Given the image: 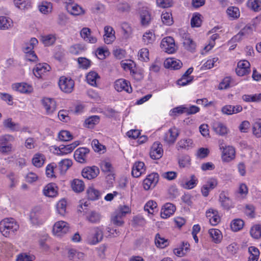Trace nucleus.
I'll list each match as a JSON object with an SVG mask.
<instances>
[{
	"label": "nucleus",
	"instance_id": "nucleus-1",
	"mask_svg": "<svg viewBox=\"0 0 261 261\" xmlns=\"http://www.w3.org/2000/svg\"><path fill=\"white\" fill-rule=\"evenodd\" d=\"M19 225L13 218H6L0 222V231L6 237L13 234L19 229Z\"/></svg>",
	"mask_w": 261,
	"mask_h": 261
},
{
	"label": "nucleus",
	"instance_id": "nucleus-2",
	"mask_svg": "<svg viewBox=\"0 0 261 261\" xmlns=\"http://www.w3.org/2000/svg\"><path fill=\"white\" fill-rule=\"evenodd\" d=\"M71 226L69 223L65 221H57L52 227V234L57 238H62L70 232Z\"/></svg>",
	"mask_w": 261,
	"mask_h": 261
},
{
	"label": "nucleus",
	"instance_id": "nucleus-3",
	"mask_svg": "<svg viewBox=\"0 0 261 261\" xmlns=\"http://www.w3.org/2000/svg\"><path fill=\"white\" fill-rule=\"evenodd\" d=\"M219 147L221 152V160L223 162L229 163L236 158V150L233 147L225 145L223 140L219 141Z\"/></svg>",
	"mask_w": 261,
	"mask_h": 261
},
{
	"label": "nucleus",
	"instance_id": "nucleus-4",
	"mask_svg": "<svg viewBox=\"0 0 261 261\" xmlns=\"http://www.w3.org/2000/svg\"><path fill=\"white\" fill-rule=\"evenodd\" d=\"M103 229L101 227H94L88 234L86 242L90 245H95L103 239Z\"/></svg>",
	"mask_w": 261,
	"mask_h": 261
},
{
	"label": "nucleus",
	"instance_id": "nucleus-5",
	"mask_svg": "<svg viewBox=\"0 0 261 261\" xmlns=\"http://www.w3.org/2000/svg\"><path fill=\"white\" fill-rule=\"evenodd\" d=\"M60 90L66 93H71L74 87V81L70 77L62 76L58 81Z\"/></svg>",
	"mask_w": 261,
	"mask_h": 261
},
{
	"label": "nucleus",
	"instance_id": "nucleus-6",
	"mask_svg": "<svg viewBox=\"0 0 261 261\" xmlns=\"http://www.w3.org/2000/svg\"><path fill=\"white\" fill-rule=\"evenodd\" d=\"M180 134V130L175 126L171 127L165 133L163 137V140L165 143L171 145L176 141Z\"/></svg>",
	"mask_w": 261,
	"mask_h": 261
},
{
	"label": "nucleus",
	"instance_id": "nucleus-7",
	"mask_svg": "<svg viewBox=\"0 0 261 261\" xmlns=\"http://www.w3.org/2000/svg\"><path fill=\"white\" fill-rule=\"evenodd\" d=\"M161 47L163 50L169 54H174L177 49L175 41L171 37L164 38L161 42Z\"/></svg>",
	"mask_w": 261,
	"mask_h": 261
},
{
	"label": "nucleus",
	"instance_id": "nucleus-8",
	"mask_svg": "<svg viewBox=\"0 0 261 261\" xmlns=\"http://www.w3.org/2000/svg\"><path fill=\"white\" fill-rule=\"evenodd\" d=\"M80 144V142L79 141H75L67 145H60L59 146L54 148V152L57 155H65L72 152L74 148L79 145Z\"/></svg>",
	"mask_w": 261,
	"mask_h": 261
},
{
	"label": "nucleus",
	"instance_id": "nucleus-9",
	"mask_svg": "<svg viewBox=\"0 0 261 261\" xmlns=\"http://www.w3.org/2000/svg\"><path fill=\"white\" fill-rule=\"evenodd\" d=\"M66 8L67 12L73 16L83 15L85 13V9L80 5L75 3L73 0H66Z\"/></svg>",
	"mask_w": 261,
	"mask_h": 261
},
{
	"label": "nucleus",
	"instance_id": "nucleus-10",
	"mask_svg": "<svg viewBox=\"0 0 261 261\" xmlns=\"http://www.w3.org/2000/svg\"><path fill=\"white\" fill-rule=\"evenodd\" d=\"M164 153L162 144L159 141L154 142L150 148L149 156L153 160L161 159Z\"/></svg>",
	"mask_w": 261,
	"mask_h": 261
},
{
	"label": "nucleus",
	"instance_id": "nucleus-11",
	"mask_svg": "<svg viewBox=\"0 0 261 261\" xmlns=\"http://www.w3.org/2000/svg\"><path fill=\"white\" fill-rule=\"evenodd\" d=\"M198 183V179L194 175H191L189 180L187 179L186 177L184 176L179 180L180 186L187 190H190L194 188Z\"/></svg>",
	"mask_w": 261,
	"mask_h": 261
},
{
	"label": "nucleus",
	"instance_id": "nucleus-12",
	"mask_svg": "<svg viewBox=\"0 0 261 261\" xmlns=\"http://www.w3.org/2000/svg\"><path fill=\"white\" fill-rule=\"evenodd\" d=\"M218 185V180L216 178L211 177L207 179L202 186L201 192L204 197H207L210 192L215 189Z\"/></svg>",
	"mask_w": 261,
	"mask_h": 261
},
{
	"label": "nucleus",
	"instance_id": "nucleus-13",
	"mask_svg": "<svg viewBox=\"0 0 261 261\" xmlns=\"http://www.w3.org/2000/svg\"><path fill=\"white\" fill-rule=\"evenodd\" d=\"M236 72L237 74L240 76H243L249 74L250 72V63L245 60L240 61L238 63Z\"/></svg>",
	"mask_w": 261,
	"mask_h": 261
},
{
	"label": "nucleus",
	"instance_id": "nucleus-14",
	"mask_svg": "<svg viewBox=\"0 0 261 261\" xmlns=\"http://www.w3.org/2000/svg\"><path fill=\"white\" fill-rule=\"evenodd\" d=\"M41 102L46 114L50 115L56 111L57 105L54 99L45 97L42 99Z\"/></svg>",
	"mask_w": 261,
	"mask_h": 261
},
{
	"label": "nucleus",
	"instance_id": "nucleus-15",
	"mask_svg": "<svg viewBox=\"0 0 261 261\" xmlns=\"http://www.w3.org/2000/svg\"><path fill=\"white\" fill-rule=\"evenodd\" d=\"M99 173V168L95 166L86 167L84 168L82 171V175L83 177L84 178H87L90 180L96 177Z\"/></svg>",
	"mask_w": 261,
	"mask_h": 261
},
{
	"label": "nucleus",
	"instance_id": "nucleus-16",
	"mask_svg": "<svg viewBox=\"0 0 261 261\" xmlns=\"http://www.w3.org/2000/svg\"><path fill=\"white\" fill-rule=\"evenodd\" d=\"M115 89L119 92L125 91L128 93L132 92V88L130 83L126 80L120 79L115 81Z\"/></svg>",
	"mask_w": 261,
	"mask_h": 261
},
{
	"label": "nucleus",
	"instance_id": "nucleus-17",
	"mask_svg": "<svg viewBox=\"0 0 261 261\" xmlns=\"http://www.w3.org/2000/svg\"><path fill=\"white\" fill-rule=\"evenodd\" d=\"M104 34L103 39L105 43L107 44H112L116 39L115 31L114 29L109 25L104 27Z\"/></svg>",
	"mask_w": 261,
	"mask_h": 261
},
{
	"label": "nucleus",
	"instance_id": "nucleus-18",
	"mask_svg": "<svg viewBox=\"0 0 261 261\" xmlns=\"http://www.w3.org/2000/svg\"><path fill=\"white\" fill-rule=\"evenodd\" d=\"M58 187L55 183L50 182L44 186L42 192L45 196L54 198L58 195Z\"/></svg>",
	"mask_w": 261,
	"mask_h": 261
},
{
	"label": "nucleus",
	"instance_id": "nucleus-19",
	"mask_svg": "<svg viewBox=\"0 0 261 261\" xmlns=\"http://www.w3.org/2000/svg\"><path fill=\"white\" fill-rule=\"evenodd\" d=\"M158 181V175L156 173H152L148 175L143 182V188L145 190H149L154 187Z\"/></svg>",
	"mask_w": 261,
	"mask_h": 261
},
{
	"label": "nucleus",
	"instance_id": "nucleus-20",
	"mask_svg": "<svg viewBox=\"0 0 261 261\" xmlns=\"http://www.w3.org/2000/svg\"><path fill=\"white\" fill-rule=\"evenodd\" d=\"M206 217L212 225H217L221 220L218 212L213 208H210L206 212Z\"/></svg>",
	"mask_w": 261,
	"mask_h": 261
},
{
	"label": "nucleus",
	"instance_id": "nucleus-21",
	"mask_svg": "<svg viewBox=\"0 0 261 261\" xmlns=\"http://www.w3.org/2000/svg\"><path fill=\"white\" fill-rule=\"evenodd\" d=\"M146 166L143 162H135L132 167V174L134 177H139L145 173Z\"/></svg>",
	"mask_w": 261,
	"mask_h": 261
},
{
	"label": "nucleus",
	"instance_id": "nucleus-22",
	"mask_svg": "<svg viewBox=\"0 0 261 261\" xmlns=\"http://www.w3.org/2000/svg\"><path fill=\"white\" fill-rule=\"evenodd\" d=\"M12 88L14 91L24 94L30 93L33 90L32 86L26 83H17L13 84L12 85Z\"/></svg>",
	"mask_w": 261,
	"mask_h": 261
},
{
	"label": "nucleus",
	"instance_id": "nucleus-23",
	"mask_svg": "<svg viewBox=\"0 0 261 261\" xmlns=\"http://www.w3.org/2000/svg\"><path fill=\"white\" fill-rule=\"evenodd\" d=\"M89 150L85 147H80L77 149L74 153L75 160L81 163H84L86 162L87 156L89 154Z\"/></svg>",
	"mask_w": 261,
	"mask_h": 261
},
{
	"label": "nucleus",
	"instance_id": "nucleus-24",
	"mask_svg": "<svg viewBox=\"0 0 261 261\" xmlns=\"http://www.w3.org/2000/svg\"><path fill=\"white\" fill-rule=\"evenodd\" d=\"M243 108L241 105L233 106L226 105L221 108V112L224 115H231L242 112Z\"/></svg>",
	"mask_w": 261,
	"mask_h": 261
},
{
	"label": "nucleus",
	"instance_id": "nucleus-25",
	"mask_svg": "<svg viewBox=\"0 0 261 261\" xmlns=\"http://www.w3.org/2000/svg\"><path fill=\"white\" fill-rule=\"evenodd\" d=\"M80 35L88 43L93 44L97 41V38L92 34L91 30L88 28H83L80 32Z\"/></svg>",
	"mask_w": 261,
	"mask_h": 261
},
{
	"label": "nucleus",
	"instance_id": "nucleus-26",
	"mask_svg": "<svg viewBox=\"0 0 261 261\" xmlns=\"http://www.w3.org/2000/svg\"><path fill=\"white\" fill-rule=\"evenodd\" d=\"M164 65L166 68L177 70L181 67L182 63L178 59L174 58H169L165 60Z\"/></svg>",
	"mask_w": 261,
	"mask_h": 261
},
{
	"label": "nucleus",
	"instance_id": "nucleus-27",
	"mask_svg": "<svg viewBox=\"0 0 261 261\" xmlns=\"http://www.w3.org/2000/svg\"><path fill=\"white\" fill-rule=\"evenodd\" d=\"M50 67L46 63H39L36 65L33 69L34 74L37 78H40L45 73L49 71Z\"/></svg>",
	"mask_w": 261,
	"mask_h": 261
},
{
	"label": "nucleus",
	"instance_id": "nucleus-28",
	"mask_svg": "<svg viewBox=\"0 0 261 261\" xmlns=\"http://www.w3.org/2000/svg\"><path fill=\"white\" fill-rule=\"evenodd\" d=\"M175 209V206L171 203L165 204L161 211V217L163 219L170 217L174 213Z\"/></svg>",
	"mask_w": 261,
	"mask_h": 261
},
{
	"label": "nucleus",
	"instance_id": "nucleus-29",
	"mask_svg": "<svg viewBox=\"0 0 261 261\" xmlns=\"http://www.w3.org/2000/svg\"><path fill=\"white\" fill-rule=\"evenodd\" d=\"M154 241L155 246L159 249H164L170 244V241L159 233L155 235Z\"/></svg>",
	"mask_w": 261,
	"mask_h": 261
},
{
	"label": "nucleus",
	"instance_id": "nucleus-30",
	"mask_svg": "<svg viewBox=\"0 0 261 261\" xmlns=\"http://www.w3.org/2000/svg\"><path fill=\"white\" fill-rule=\"evenodd\" d=\"M70 185L72 190L76 193L82 192L85 188L84 182L82 179L77 178L71 180Z\"/></svg>",
	"mask_w": 261,
	"mask_h": 261
},
{
	"label": "nucleus",
	"instance_id": "nucleus-31",
	"mask_svg": "<svg viewBox=\"0 0 261 261\" xmlns=\"http://www.w3.org/2000/svg\"><path fill=\"white\" fill-rule=\"evenodd\" d=\"M142 42L145 45L152 44L156 40V36L153 30L146 31L142 35Z\"/></svg>",
	"mask_w": 261,
	"mask_h": 261
},
{
	"label": "nucleus",
	"instance_id": "nucleus-32",
	"mask_svg": "<svg viewBox=\"0 0 261 261\" xmlns=\"http://www.w3.org/2000/svg\"><path fill=\"white\" fill-rule=\"evenodd\" d=\"M194 146V142L192 139L189 138H184L180 139L177 144L176 147L178 150H188Z\"/></svg>",
	"mask_w": 261,
	"mask_h": 261
},
{
	"label": "nucleus",
	"instance_id": "nucleus-33",
	"mask_svg": "<svg viewBox=\"0 0 261 261\" xmlns=\"http://www.w3.org/2000/svg\"><path fill=\"white\" fill-rule=\"evenodd\" d=\"M213 129L216 134L221 136H225L229 132V129L227 126L220 122L214 124Z\"/></svg>",
	"mask_w": 261,
	"mask_h": 261
},
{
	"label": "nucleus",
	"instance_id": "nucleus-34",
	"mask_svg": "<svg viewBox=\"0 0 261 261\" xmlns=\"http://www.w3.org/2000/svg\"><path fill=\"white\" fill-rule=\"evenodd\" d=\"M14 25L13 21L9 17L0 16V30H7Z\"/></svg>",
	"mask_w": 261,
	"mask_h": 261
},
{
	"label": "nucleus",
	"instance_id": "nucleus-35",
	"mask_svg": "<svg viewBox=\"0 0 261 261\" xmlns=\"http://www.w3.org/2000/svg\"><path fill=\"white\" fill-rule=\"evenodd\" d=\"M45 160L46 158L43 154L36 153L33 155L32 159V163L35 167L40 168L43 166Z\"/></svg>",
	"mask_w": 261,
	"mask_h": 261
},
{
	"label": "nucleus",
	"instance_id": "nucleus-36",
	"mask_svg": "<svg viewBox=\"0 0 261 261\" xmlns=\"http://www.w3.org/2000/svg\"><path fill=\"white\" fill-rule=\"evenodd\" d=\"M3 124L4 127L13 132H17L20 130L19 124L14 122L11 118L4 119Z\"/></svg>",
	"mask_w": 261,
	"mask_h": 261
},
{
	"label": "nucleus",
	"instance_id": "nucleus-37",
	"mask_svg": "<svg viewBox=\"0 0 261 261\" xmlns=\"http://www.w3.org/2000/svg\"><path fill=\"white\" fill-rule=\"evenodd\" d=\"M87 196L89 200H96L100 197L101 192L93 186L89 187L86 191Z\"/></svg>",
	"mask_w": 261,
	"mask_h": 261
},
{
	"label": "nucleus",
	"instance_id": "nucleus-38",
	"mask_svg": "<svg viewBox=\"0 0 261 261\" xmlns=\"http://www.w3.org/2000/svg\"><path fill=\"white\" fill-rule=\"evenodd\" d=\"M38 8L42 14L46 15L51 13L53 4L49 2L42 1L38 4Z\"/></svg>",
	"mask_w": 261,
	"mask_h": 261
},
{
	"label": "nucleus",
	"instance_id": "nucleus-39",
	"mask_svg": "<svg viewBox=\"0 0 261 261\" xmlns=\"http://www.w3.org/2000/svg\"><path fill=\"white\" fill-rule=\"evenodd\" d=\"M190 245L187 243H182V244L173 250L174 254L178 257H183L189 250Z\"/></svg>",
	"mask_w": 261,
	"mask_h": 261
},
{
	"label": "nucleus",
	"instance_id": "nucleus-40",
	"mask_svg": "<svg viewBox=\"0 0 261 261\" xmlns=\"http://www.w3.org/2000/svg\"><path fill=\"white\" fill-rule=\"evenodd\" d=\"M226 14L230 20L238 19L240 16L239 9L234 6H230L226 10Z\"/></svg>",
	"mask_w": 261,
	"mask_h": 261
},
{
	"label": "nucleus",
	"instance_id": "nucleus-41",
	"mask_svg": "<svg viewBox=\"0 0 261 261\" xmlns=\"http://www.w3.org/2000/svg\"><path fill=\"white\" fill-rule=\"evenodd\" d=\"M242 98L247 102H261V93L254 94H244Z\"/></svg>",
	"mask_w": 261,
	"mask_h": 261
},
{
	"label": "nucleus",
	"instance_id": "nucleus-42",
	"mask_svg": "<svg viewBox=\"0 0 261 261\" xmlns=\"http://www.w3.org/2000/svg\"><path fill=\"white\" fill-rule=\"evenodd\" d=\"M208 233L213 241L215 243H219L221 241L223 237L222 232L220 230L212 228L209 229Z\"/></svg>",
	"mask_w": 261,
	"mask_h": 261
},
{
	"label": "nucleus",
	"instance_id": "nucleus-43",
	"mask_svg": "<svg viewBox=\"0 0 261 261\" xmlns=\"http://www.w3.org/2000/svg\"><path fill=\"white\" fill-rule=\"evenodd\" d=\"M100 76L98 74L94 71H90L86 76V80L89 84L93 86L97 85V81L99 80Z\"/></svg>",
	"mask_w": 261,
	"mask_h": 261
},
{
	"label": "nucleus",
	"instance_id": "nucleus-44",
	"mask_svg": "<svg viewBox=\"0 0 261 261\" xmlns=\"http://www.w3.org/2000/svg\"><path fill=\"white\" fill-rule=\"evenodd\" d=\"M219 63V58L217 57L208 58L202 65V70L210 69L216 66Z\"/></svg>",
	"mask_w": 261,
	"mask_h": 261
},
{
	"label": "nucleus",
	"instance_id": "nucleus-45",
	"mask_svg": "<svg viewBox=\"0 0 261 261\" xmlns=\"http://www.w3.org/2000/svg\"><path fill=\"white\" fill-rule=\"evenodd\" d=\"M178 163L180 168H188L191 164V159L189 155L184 154L179 158Z\"/></svg>",
	"mask_w": 261,
	"mask_h": 261
},
{
	"label": "nucleus",
	"instance_id": "nucleus-46",
	"mask_svg": "<svg viewBox=\"0 0 261 261\" xmlns=\"http://www.w3.org/2000/svg\"><path fill=\"white\" fill-rule=\"evenodd\" d=\"M72 161L69 159H65L62 160L59 163V167L61 173H65L68 169L72 166Z\"/></svg>",
	"mask_w": 261,
	"mask_h": 261
},
{
	"label": "nucleus",
	"instance_id": "nucleus-47",
	"mask_svg": "<svg viewBox=\"0 0 261 261\" xmlns=\"http://www.w3.org/2000/svg\"><path fill=\"white\" fill-rule=\"evenodd\" d=\"M144 210L149 214L153 215L157 212V203L153 200H149L144 205Z\"/></svg>",
	"mask_w": 261,
	"mask_h": 261
},
{
	"label": "nucleus",
	"instance_id": "nucleus-48",
	"mask_svg": "<svg viewBox=\"0 0 261 261\" xmlns=\"http://www.w3.org/2000/svg\"><path fill=\"white\" fill-rule=\"evenodd\" d=\"M244 225V221L241 219H235L230 223L231 229L234 232L241 230Z\"/></svg>",
	"mask_w": 261,
	"mask_h": 261
},
{
	"label": "nucleus",
	"instance_id": "nucleus-49",
	"mask_svg": "<svg viewBox=\"0 0 261 261\" xmlns=\"http://www.w3.org/2000/svg\"><path fill=\"white\" fill-rule=\"evenodd\" d=\"M161 19L163 24L166 25H171L173 23V19L171 12H163L161 15Z\"/></svg>",
	"mask_w": 261,
	"mask_h": 261
},
{
	"label": "nucleus",
	"instance_id": "nucleus-50",
	"mask_svg": "<svg viewBox=\"0 0 261 261\" xmlns=\"http://www.w3.org/2000/svg\"><path fill=\"white\" fill-rule=\"evenodd\" d=\"M249 256L248 261H257L259 255V250L255 247L251 246L248 248Z\"/></svg>",
	"mask_w": 261,
	"mask_h": 261
},
{
	"label": "nucleus",
	"instance_id": "nucleus-51",
	"mask_svg": "<svg viewBox=\"0 0 261 261\" xmlns=\"http://www.w3.org/2000/svg\"><path fill=\"white\" fill-rule=\"evenodd\" d=\"M219 201L224 208L229 209L231 207L230 199L226 196L224 193H221L219 196Z\"/></svg>",
	"mask_w": 261,
	"mask_h": 261
},
{
	"label": "nucleus",
	"instance_id": "nucleus-52",
	"mask_svg": "<svg viewBox=\"0 0 261 261\" xmlns=\"http://www.w3.org/2000/svg\"><path fill=\"white\" fill-rule=\"evenodd\" d=\"M56 37L52 34L41 36L40 37L41 41L45 46H50L53 45L56 41Z\"/></svg>",
	"mask_w": 261,
	"mask_h": 261
},
{
	"label": "nucleus",
	"instance_id": "nucleus-53",
	"mask_svg": "<svg viewBox=\"0 0 261 261\" xmlns=\"http://www.w3.org/2000/svg\"><path fill=\"white\" fill-rule=\"evenodd\" d=\"M99 117L97 115H93L87 118L85 121V125L88 128H93L94 125L99 122Z\"/></svg>",
	"mask_w": 261,
	"mask_h": 261
},
{
	"label": "nucleus",
	"instance_id": "nucleus-54",
	"mask_svg": "<svg viewBox=\"0 0 261 261\" xmlns=\"http://www.w3.org/2000/svg\"><path fill=\"white\" fill-rule=\"evenodd\" d=\"M87 219L91 223H99L101 219L100 214L95 211L89 212L87 216Z\"/></svg>",
	"mask_w": 261,
	"mask_h": 261
},
{
	"label": "nucleus",
	"instance_id": "nucleus-55",
	"mask_svg": "<svg viewBox=\"0 0 261 261\" xmlns=\"http://www.w3.org/2000/svg\"><path fill=\"white\" fill-rule=\"evenodd\" d=\"M247 5L249 9L255 12L259 11L261 10L260 0H248Z\"/></svg>",
	"mask_w": 261,
	"mask_h": 261
},
{
	"label": "nucleus",
	"instance_id": "nucleus-56",
	"mask_svg": "<svg viewBox=\"0 0 261 261\" xmlns=\"http://www.w3.org/2000/svg\"><path fill=\"white\" fill-rule=\"evenodd\" d=\"M183 45L185 48L190 51H193L196 48L195 43L188 36H186L184 39Z\"/></svg>",
	"mask_w": 261,
	"mask_h": 261
},
{
	"label": "nucleus",
	"instance_id": "nucleus-57",
	"mask_svg": "<svg viewBox=\"0 0 261 261\" xmlns=\"http://www.w3.org/2000/svg\"><path fill=\"white\" fill-rule=\"evenodd\" d=\"M121 29L123 31V36L125 39H127L132 36L133 29L131 25L128 23H122L121 24Z\"/></svg>",
	"mask_w": 261,
	"mask_h": 261
},
{
	"label": "nucleus",
	"instance_id": "nucleus-58",
	"mask_svg": "<svg viewBox=\"0 0 261 261\" xmlns=\"http://www.w3.org/2000/svg\"><path fill=\"white\" fill-rule=\"evenodd\" d=\"M96 56L100 60H103L110 55L109 49L107 47H99L95 52Z\"/></svg>",
	"mask_w": 261,
	"mask_h": 261
},
{
	"label": "nucleus",
	"instance_id": "nucleus-59",
	"mask_svg": "<svg viewBox=\"0 0 261 261\" xmlns=\"http://www.w3.org/2000/svg\"><path fill=\"white\" fill-rule=\"evenodd\" d=\"M252 133L257 138L261 137V120L255 121L252 126Z\"/></svg>",
	"mask_w": 261,
	"mask_h": 261
},
{
	"label": "nucleus",
	"instance_id": "nucleus-60",
	"mask_svg": "<svg viewBox=\"0 0 261 261\" xmlns=\"http://www.w3.org/2000/svg\"><path fill=\"white\" fill-rule=\"evenodd\" d=\"M149 52L147 48H142L139 50L138 54L139 60L144 62H148L149 60Z\"/></svg>",
	"mask_w": 261,
	"mask_h": 261
},
{
	"label": "nucleus",
	"instance_id": "nucleus-61",
	"mask_svg": "<svg viewBox=\"0 0 261 261\" xmlns=\"http://www.w3.org/2000/svg\"><path fill=\"white\" fill-rule=\"evenodd\" d=\"M58 139L62 141H69L72 139L70 132L66 130H62L58 133Z\"/></svg>",
	"mask_w": 261,
	"mask_h": 261
},
{
	"label": "nucleus",
	"instance_id": "nucleus-62",
	"mask_svg": "<svg viewBox=\"0 0 261 261\" xmlns=\"http://www.w3.org/2000/svg\"><path fill=\"white\" fill-rule=\"evenodd\" d=\"M201 15L198 13H195L193 14L191 20L192 27H199L202 22Z\"/></svg>",
	"mask_w": 261,
	"mask_h": 261
},
{
	"label": "nucleus",
	"instance_id": "nucleus-63",
	"mask_svg": "<svg viewBox=\"0 0 261 261\" xmlns=\"http://www.w3.org/2000/svg\"><path fill=\"white\" fill-rule=\"evenodd\" d=\"M14 140V137L11 135L7 134L1 136H0V147L9 145V142H13Z\"/></svg>",
	"mask_w": 261,
	"mask_h": 261
},
{
	"label": "nucleus",
	"instance_id": "nucleus-64",
	"mask_svg": "<svg viewBox=\"0 0 261 261\" xmlns=\"http://www.w3.org/2000/svg\"><path fill=\"white\" fill-rule=\"evenodd\" d=\"M251 236L254 239H259L261 237V225H255L253 226L250 231Z\"/></svg>",
	"mask_w": 261,
	"mask_h": 261
}]
</instances>
